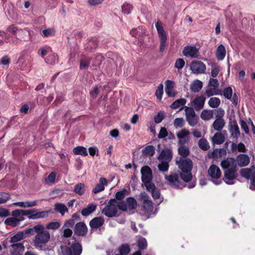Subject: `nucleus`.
<instances>
[{"mask_svg":"<svg viewBox=\"0 0 255 255\" xmlns=\"http://www.w3.org/2000/svg\"><path fill=\"white\" fill-rule=\"evenodd\" d=\"M221 103L219 98L217 97L211 98L208 102L209 106L213 108H217L219 107Z\"/></svg>","mask_w":255,"mask_h":255,"instance_id":"nucleus-43","label":"nucleus"},{"mask_svg":"<svg viewBox=\"0 0 255 255\" xmlns=\"http://www.w3.org/2000/svg\"><path fill=\"white\" fill-rule=\"evenodd\" d=\"M185 124V121L183 118H176L174 120L173 125L174 127L177 128H182Z\"/></svg>","mask_w":255,"mask_h":255,"instance_id":"nucleus-48","label":"nucleus"},{"mask_svg":"<svg viewBox=\"0 0 255 255\" xmlns=\"http://www.w3.org/2000/svg\"><path fill=\"white\" fill-rule=\"evenodd\" d=\"M91 58L86 56L85 55H82V58L80 61V68L87 69L90 64Z\"/></svg>","mask_w":255,"mask_h":255,"instance_id":"nucleus-28","label":"nucleus"},{"mask_svg":"<svg viewBox=\"0 0 255 255\" xmlns=\"http://www.w3.org/2000/svg\"><path fill=\"white\" fill-rule=\"evenodd\" d=\"M237 165L240 167H245L248 165L250 162V158L247 154H240L235 159Z\"/></svg>","mask_w":255,"mask_h":255,"instance_id":"nucleus-19","label":"nucleus"},{"mask_svg":"<svg viewBox=\"0 0 255 255\" xmlns=\"http://www.w3.org/2000/svg\"><path fill=\"white\" fill-rule=\"evenodd\" d=\"M137 246L140 250H144L147 247V242L145 238H141L137 242Z\"/></svg>","mask_w":255,"mask_h":255,"instance_id":"nucleus-56","label":"nucleus"},{"mask_svg":"<svg viewBox=\"0 0 255 255\" xmlns=\"http://www.w3.org/2000/svg\"><path fill=\"white\" fill-rule=\"evenodd\" d=\"M70 247L61 245L58 251V255H80L82 247L77 241L76 237L73 236L68 240Z\"/></svg>","mask_w":255,"mask_h":255,"instance_id":"nucleus-2","label":"nucleus"},{"mask_svg":"<svg viewBox=\"0 0 255 255\" xmlns=\"http://www.w3.org/2000/svg\"><path fill=\"white\" fill-rule=\"evenodd\" d=\"M182 53L186 57L197 58L199 56V49L195 46H187L184 47Z\"/></svg>","mask_w":255,"mask_h":255,"instance_id":"nucleus-17","label":"nucleus"},{"mask_svg":"<svg viewBox=\"0 0 255 255\" xmlns=\"http://www.w3.org/2000/svg\"><path fill=\"white\" fill-rule=\"evenodd\" d=\"M73 152L75 155H80L83 156L88 155L86 147L82 146H77L73 149Z\"/></svg>","mask_w":255,"mask_h":255,"instance_id":"nucleus-30","label":"nucleus"},{"mask_svg":"<svg viewBox=\"0 0 255 255\" xmlns=\"http://www.w3.org/2000/svg\"><path fill=\"white\" fill-rule=\"evenodd\" d=\"M55 33V31L54 29L53 28H50L43 30L42 31V35L44 37H48L54 35Z\"/></svg>","mask_w":255,"mask_h":255,"instance_id":"nucleus-57","label":"nucleus"},{"mask_svg":"<svg viewBox=\"0 0 255 255\" xmlns=\"http://www.w3.org/2000/svg\"><path fill=\"white\" fill-rule=\"evenodd\" d=\"M37 201H33L32 202H18L13 203L14 205L18 206L20 207L26 208L36 206Z\"/></svg>","mask_w":255,"mask_h":255,"instance_id":"nucleus-37","label":"nucleus"},{"mask_svg":"<svg viewBox=\"0 0 255 255\" xmlns=\"http://www.w3.org/2000/svg\"><path fill=\"white\" fill-rule=\"evenodd\" d=\"M100 183L96 185L95 187L93 189V192L96 194L101 192L105 189V186L108 185V181L104 177H101L99 179Z\"/></svg>","mask_w":255,"mask_h":255,"instance_id":"nucleus-22","label":"nucleus"},{"mask_svg":"<svg viewBox=\"0 0 255 255\" xmlns=\"http://www.w3.org/2000/svg\"><path fill=\"white\" fill-rule=\"evenodd\" d=\"M88 227L83 222H79L75 225L74 232L77 236L85 237L88 233Z\"/></svg>","mask_w":255,"mask_h":255,"instance_id":"nucleus-13","label":"nucleus"},{"mask_svg":"<svg viewBox=\"0 0 255 255\" xmlns=\"http://www.w3.org/2000/svg\"><path fill=\"white\" fill-rule=\"evenodd\" d=\"M190 69L194 74L205 73L206 67L205 64L200 61H194L190 65Z\"/></svg>","mask_w":255,"mask_h":255,"instance_id":"nucleus-12","label":"nucleus"},{"mask_svg":"<svg viewBox=\"0 0 255 255\" xmlns=\"http://www.w3.org/2000/svg\"><path fill=\"white\" fill-rule=\"evenodd\" d=\"M226 49L223 44H220L217 48L216 51V56L218 60H223L226 55Z\"/></svg>","mask_w":255,"mask_h":255,"instance_id":"nucleus-24","label":"nucleus"},{"mask_svg":"<svg viewBox=\"0 0 255 255\" xmlns=\"http://www.w3.org/2000/svg\"><path fill=\"white\" fill-rule=\"evenodd\" d=\"M10 195L9 193L6 192H1L0 193V204H4L9 200Z\"/></svg>","mask_w":255,"mask_h":255,"instance_id":"nucleus-49","label":"nucleus"},{"mask_svg":"<svg viewBox=\"0 0 255 255\" xmlns=\"http://www.w3.org/2000/svg\"><path fill=\"white\" fill-rule=\"evenodd\" d=\"M229 131L233 138L237 139L240 136V131L236 120L229 123Z\"/></svg>","mask_w":255,"mask_h":255,"instance_id":"nucleus-16","label":"nucleus"},{"mask_svg":"<svg viewBox=\"0 0 255 255\" xmlns=\"http://www.w3.org/2000/svg\"><path fill=\"white\" fill-rule=\"evenodd\" d=\"M184 109L185 113L186 120L191 127L195 126L198 123L199 118L196 114L194 110L192 107L184 106L181 108L180 110Z\"/></svg>","mask_w":255,"mask_h":255,"instance_id":"nucleus-8","label":"nucleus"},{"mask_svg":"<svg viewBox=\"0 0 255 255\" xmlns=\"http://www.w3.org/2000/svg\"><path fill=\"white\" fill-rule=\"evenodd\" d=\"M56 178V173L54 172H51L46 179V182L48 184H53L55 182Z\"/></svg>","mask_w":255,"mask_h":255,"instance_id":"nucleus-59","label":"nucleus"},{"mask_svg":"<svg viewBox=\"0 0 255 255\" xmlns=\"http://www.w3.org/2000/svg\"><path fill=\"white\" fill-rule=\"evenodd\" d=\"M240 173L242 177L250 180V189L255 190V164L250 168L241 169Z\"/></svg>","mask_w":255,"mask_h":255,"instance_id":"nucleus-5","label":"nucleus"},{"mask_svg":"<svg viewBox=\"0 0 255 255\" xmlns=\"http://www.w3.org/2000/svg\"><path fill=\"white\" fill-rule=\"evenodd\" d=\"M223 95L227 99H231L233 95V90L231 87H228L223 91Z\"/></svg>","mask_w":255,"mask_h":255,"instance_id":"nucleus-52","label":"nucleus"},{"mask_svg":"<svg viewBox=\"0 0 255 255\" xmlns=\"http://www.w3.org/2000/svg\"><path fill=\"white\" fill-rule=\"evenodd\" d=\"M206 98L204 96L196 97L191 102L192 108L196 111L201 110L204 105Z\"/></svg>","mask_w":255,"mask_h":255,"instance_id":"nucleus-18","label":"nucleus"},{"mask_svg":"<svg viewBox=\"0 0 255 255\" xmlns=\"http://www.w3.org/2000/svg\"><path fill=\"white\" fill-rule=\"evenodd\" d=\"M122 12L124 14H128L130 13L133 8V6L128 2H125L122 6Z\"/></svg>","mask_w":255,"mask_h":255,"instance_id":"nucleus-46","label":"nucleus"},{"mask_svg":"<svg viewBox=\"0 0 255 255\" xmlns=\"http://www.w3.org/2000/svg\"><path fill=\"white\" fill-rule=\"evenodd\" d=\"M198 145L200 148L204 151L208 150L210 148L209 142L204 138H202L199 140Z\"/></svg>","mask_w":255,"mask_h":255,"instance_id":"nucleus-39","label":"nucleus"},{"mask_svg":"<svg viewBox=\"0 0 255 255\" xmlns=\"http://www.w3.org/2000/svg\"><path fill=\"white\" fill-rule=\"evenodd\" d=\"M143 155L152 156L155 153V148L153 145H147L142 150Z\"/></svg>","mask_w":255,"mask_h":255,"instance_id":"nucleus-34","label":"nucleus"},{"mask_svg":"<svg viewBox=\"0 0 255 255\" xmlns=\"http://www.w3.org/2000/svg\"><path fill=\"white\" fill-rule=\"evenodd\" d=\"M145 187L146 190L151 193L152 196L154 199H158L159 198L160 196V191L155 187V185L154 187L151 186V188H149L147 186Z\"/></svg>","mask_w":255,"mask_h":255,"instance_id":"nucleus-36","label":"nucleus"},{"mask_svg":"<svg viewBox=\"0 0 255 255\" xmlns=\"http://www.w3.org/2000/svg\"><path fill=\"white\" fill-rule=\"evenodd\" d=\"M97 207V205L95 204L92 203L88 204L86 208H83L81 210V213L82 215L84 217H87L96 210Z\"/></svg>","mask_w":255,"mask_h":255,"instance_id":"nucleus-23","label":"nucleus"},{"mask_svg":"<svg viewBox=\"0 0 255 255\" xmlns=\"http://www.w3.org/2000/svg\"><path fill=\"white\" fill-rule=\"evenodd\" d=\"M104 57L101 54H97L95 58L94 62L92 64L93 67L100 66L103 60Z\"/></svg>","mask_w":255,"mask_h":255,"instance_id":"nucleus-55","label":"nucleus"},{"mask_svg":"<svg viewBox=\"0 0 255 255\" xmlns=\"http://www.w3.org/2000/svg\"><path fill=\"white\" fill-rule=\"evenodd\" d=\"M176 164L181 170L179 174L181 178L185 182L190 181L192 179V161L189 158H180L179 160H176Z\"/></svg>","mask_w":255,"mask_h":255,"instance_id":"nucleus-1","label":"nucleus"},{"mask_svg":"<svg viewBox=\"0 0 255 255\" xmlns=\"http://www.w3.org/2000/svg\"><path fill=\"white\" fill-rule=\"evenodd\" d=\"M50 234L49 231L42 230L37 233V234L33 240V246L36 249L43 250L46 244L50 241Z\"/></svg>","mask_w":255,"mask_h":255,"instance_id":"nucleus-4","label":"nucleus"},{"mask_svg":"<svg viewBox=\"0 0 255 255\" xmlns=\"http://www.w3.org/2000/svg\"><path fill=\"white\" fill-rule=\"evenodd\" d=\"M104 219L102 217H97L92 219L89 222V226L92 229H97L104 224Z\"/></svg>","mask_w":255,"mask_h":255,"instance_id":"nucleus-20","label":"nucleus"},{"mask_svg":"<svg viewBox=\"0 0 255 255\" xmlns=\"http://www.w3.org/2000/svg\"><path fill=\"white\" fill-rule=\"evenodd\" d=\"M202 82L199 80H196L194 81L191 84L190 89L192 91L196 93L200 91L202 88Z\"/></svg>","mask_w":255,"mask_h":255,"instance_id":"nucleus-31","label":"nucleus"},{"mask_svg":"<svg viewBox=\"0 0 255 255\" xmlns=\"http://www.w3.org/2000/svg\"><path fill=\"white\" fill-rule=\"evenodd\" d=\"M44 229V226L41 224H38L34 226L32 228H28L24 230L23 232L24 234L28 235H33L34 233H37L40 230H42Z\"/></svg>","mask_w":255,"mask_h":255,"instance_id":"nucleus-27","label":"nucleus"},{"mask_svg":"<svg viewBox=\"0 0 255 255\" xmlns=\"http://www.w3.org/2000/svg\"><path fill=\"white\" fill-rule=\"evenodd\" d=\"M141 174V181L145 187L148 186L149 188L154 187V184L151 182L152 179V173L151 168L148 166H143L140 170Z\"/></svg>","mask_w":255,"mask_h":255,"instance_id":"nucleus-7","label":"nucleus"},{"mask_svg":"<svg viewBox=\"0 0 255 255\" xmlns=\"http://www.w3.org/2000/svg\"><path fill=\"white\" fill-rule=\"evenodd\" d=\"M24 238V232H19L16 233L15 235L11 237L10 240V243H16L18 241L22 240Z\"/></svg>","mask_w":255,"mask_h":255,"instance_id":"nucleus-40","label":"nucleus"},{"mask_svg":"<svg viewBox=\"0 0 255 255\" xmlns=\"http://www.w3.org/2000/svg\"><path fill=\"white\" fill-rule=\"evenodd\" d=\"M208 174L213 179H218L221 176V171L220 168L216 165H211L208 169Z\"/></svg>","mask_w":255,"mask_h":255,"instance_id":"nucleus-21","label":"nucleus"},{"mask_svg":"<svg viewBox=\"0 0 255 255\" xmlns=\"http://www.w3.org/2000/svg\"><path fill=\"white\" fill-rule=\"evenodd\" d=\"M225 136L223 133L220 132H216L212 138L213 144H221L225 141Z\"/></svg>","mask_w":255,"mask_h":255,"instance_id":"nucleus-25","label":"nucleus"},{"mask_svg":"<svg viewBox=\"0 0 255 255\" xmlns=\"http://www.w3.org/2000/svg\"><path fill=\"white\" fill-rule=\"evenodd\" d=\"M221 166L224 171L237 169V165L235 159L234 158H226L221 162Z\"/></svg>","mask_w":255,"mask_h":255,"instance_id":"nucleus-14","label":"nucleus"},{"mask_svg":"<svg viewBox=\"0 0 255 255\" xmlns=\"http://www.w3.org/2000/svg\"><path fill=\"white\" fill-rule=\"evenodd\" d=\"M61 226L60 222L59 221L57 222H52L46 225V228L47 229L51 230H56L60 228Z\"/></svg>","mask_w":255,"mask_h":255,"instance_id":"nucleus-50","label":"nucleus"},{"mask_svg":"<svg viewBox=\"0 0 255 255\" xmlns=\"http://www.w3.org/2000/svg\"><path fill=\"white\" fill-rule=\"evenodd\" d=\"M55 210L63 216L66 212L68 211L67 207L63 204L57 203L55 205Z\"/></svg>","mask_w":255,"mask_h":255,"instance_id":"nucleus-41","label":"nucleus"},{"mask_svg":"<svg viewBox=\"0 0 255 255\" xmlns=\"http://www.w3.org/2000/svg\"><path fill=\"white\" fill-rule=\"evenodd\" d=\"M74 192L78 194L79 195H82L84 194L85 191V185L82 183H79L77 184L75 186Z\"/></svg>","mask_w":255,"mask_h":255,"instance_id":"nucleus-38","label":"nucleus"},{"mask_svg":"<svg viewBox=\"0 0 255 255\" xmlns=\"http://www.w3.org/2000/svg\"><path fill=\"white\" fill-rule=\"evenodd\" d=\"M173 157V153L171 149L165 148L162 149L157 157L159 161L170 162Z\"/></svg>","mask_w":255,"mask_h":255,"instance_id":"nucleus-15","label":"nucleus"},{"mask_svg":"<svg viewBox=\"0 0 255 255\" xmlns=\"http://www.w3.org/2000/svg\"><path fill=\"white\" fill-rule=\"evenodd\" d=\"M185 65V61L182 58H179L176 60L175 63V67L180 70L183 68Z\"/></svg>","mask_w":255,"mask_h":255,"instance_id":"nucleus-62","label":"nucleus"},{"mask_svg":"<svg viewBox=\"0 0 255 255\" xmlns=\"http://www.w3.org/2000/svg\"><path fill=\"white\" fill-rule=\"evenodd\" d=\"M163 94V86L162 84H159L155 91V95L158 99L161 100Z\"/></svg>","mask_w":255,"mask_h":255,"instance_id":"nucleus-58","label":"nucleus"},{"mask_svg":"<svg viewBox=\"0 0 255 255\" xmlns=\"http://www.w3.org/2000/svg\"><path fill=\"white\" fill-rule=\"evenodd\" d=\"M168 131L165 127H161L157 135L158 138L164 139L168 135Z\"/></svg>","mask_w":255,"mask_h":255,"instance_id":"nucleus-60","label":"nucleus"},{"mask_svg":"<svg viewBox=\"0 0 255 255\" xmlns=\"http://www.w3.org/2000/svg\"><path fill=\"white\" fill-rule=\"evenodd\" d=\"M219 114L216 116V120L212 124V127L214 130L220 131L224 128L225 125V122L222 117L224 115V111L220 109Z\"/></svg>","mask_w":255,"mask_h":255,"instance_id":"nucleus-10","label":"nucleus"},{"mask_svg":"<svg viewBox=\"0 0 255 255\" xmlns=\"http://www.w3.org/2000/svg\"><path fill=\"white\" fill-rule=\"evenodd\" d=\"M57 60L58 58L57 55L52 54L47 56L45 58V61L49 64L53 65L57 61Z\"/></svg>","mask_w":255,"mask_h":255,"instance_id":"nucleus-53","label":"nucleus"},{"mask_svg":"<svg viewBox=\"0 0 255 255\" xmlns=\"http://www.w3.org/2000/svg\"><path fill=\"white\" fill-rule=\"evenodd\" d=\"M160 163L158 165V170L162 172H166L168 170L169 162L159 161Z\"/></svg>","mask_w":255,"mask_h":255,"instance_id":"nucleus-45","label":"nucleus"},{"mask_svg":"<svg viewBox=\"0 0 255 255\" xmlns=\"http://www.w3.org/2000/svg\"><path fill=\"white\" fill-rule=\"evenodd\" d=\"M201 118L204 121L209 120L213 118L212 110H204L201 113Z\"/></svg>","mask_w":255,"mask_h":255,"instance_id":"nucleus-35","label":"nucleus"},{"mask_svg":"<svg viewBox=\"0 0 255 255\" xmlns=\"http://www.w3.org/2000/svg\"><path fill=\"white\" fill-rule=\"evenodd\" d=\"M189 130L185 128L182 129L176 134L178 138V144L179 145L178 148V152L181 156L180 158H187L190 153L189 147L184 145V144L188 143L189 141Z\"/></svg>","mask_w":255,"mask_h":255,"instance_id":"nucleus-3","label":"nucleus"},{"mask_svg":"<svg viewBox=\"0 0 255 255\" xmlns=\"http://www.w3.org/2000/svg\"><path fill=\"white\" fill-rule=\"evenodd\" d=\"M11 250L23 253L24 251V246L22 243H16L12 244L10 246Z\"/></svg>","mask_w":255,"mask_h":255,"instance_id":"nucleus-42","label":"nucleus"},{"mask_svg":"<svg viewBox=\"0 0 255 255\" xmlns=\"http://www.w3.org/2000/svg\"><path fill=\"white\" fill-rule=\"evenodd\" d=\"M155 27L159 37L166 35L165 32L160 22H156L155 24Z\"/></svg>","mask_w":255,"mask_h":255,"instance_id":"nucleus-51","label":"nucleus"},{"mask_svg":"<svg viewBox=\"0 0 255 255\" xmlns=\"http://www.w3.org/2000/svg\"><path fill=\"white\" fill-rule=\"evenodd\" d=\"M0 36L2 38L3 42L8 43L10 41V36L4 31H0Z\"/></svg>","mask_w":255,"mask_h":255,"instance_id":"nucleus-63","label":"nucleus"},{"mask_svg":"<svg viewBox=\"0 0 255 255\" xmlns=\"http://www.w3.org/2000/svg\"><path fill=\"white\" fill-rule=\"evenodd\" d=\"M102 213L109 218L115 217L118 213V202L116 199H110Z\"/></svg>","mask_w":255,"mask_h":255,"instance_id":"nucleus-6","label":"nucleus"},{"mask_svg":"<svg viewBox=\"0 0 255 255\" xmlns=\"http://www.w3.org/2000/svg\"><path fill=\"white\" fill-rule=\"evenodd\" d=\"M186 99L184 98L176 100L170 106V108L172 109H177L181 106H182V108H183L185 106L184 105L186 104Z\"/></svg>","mask_w":255,"mask_h":255,"instance_id":"nucleus-33","label":"nucleus"},{"mask_svg":"<svg viewBox=\"0 0 255 255\" xmlns=\"http://www.w3.org/2000/svg\"><path fill=\"white\" fill-rule=\"evenodd\" d=\"M50 212V210H48L37 212L34 214L33 213V214L30 216H28V218L29 219L32 220H35L40 218H45L48 217V214Z\"/></svg>","mask_w":255,"mask_h":255,"instance_id":"nucleus-26","label":"nucleus"},{"mask_svg":"<svg viewBox=\"0 0 255 255\" xmlns=\"http://www.w3.org/2000/svg\"><path fill=\"white\" fill-rule=\"evenodd\" d=\"M16 221V218H14L13 217L8 218L4 221V224L12 227H15L18 225Z\"/></svg>","mask_w":255,"mask_h":255,"instance_id":"nucleus-47","label":"nucleus"},{"mask_svg":"<svg viewBox=\"0 0 255 255\" xmlns=\"http://www.w3.org/2000/svg\"><path fill=\"white\" fill-rule=\"evenodd\" d=\"M164 119V114L160 112L154 117V122L156 124H159L162 122Z\"/></svg>","mask_w":255,"mask_h":255,"instance_id":"nucleus-64","label":"nucleus"},{"mask_svg":"<svg viewBox=\"0 0 255 255\" xmlns=\"http://www.w3.org/2000/svg\"><path fill=\"white\" fill-rule=\"evenodd\" d=\"M165 179L168 184L175 188L182 189L185 187L184 184L181 182L178 174L172 173L170 175L165 176Z\"/></svg>","mask_w":255,"mask_h":255,"instance_id":"nucleus-9","label":"nucleus"},{"mask_svg":"<svg viewBox=\"0 0 255 255\" xmlns=\"http://www.w3.org/2000/svg\"><path fill=\"white\" fill-rule=\"evenodd\" d=\"M142 207L145 213L151 214L153 211V203L149 200L142 202Z\"/></svg>","mask_w":255,"mask_h":255,"instance_id":"nucleus-29","label":"nucleus"},{"mask_svg":"<svg viewBox=\"0 0 255 255\" xmlns=\"http://www.w3.org/2000/svg\"><path fill=\"white\" fill-rule=\"evenodd\" d=\"M130 248L128 244H123L118 248L119 255H128L130 252Z\"/></svg>","mask_w":255,"mask_h":255,"instance_id":"nucleus-32","label":"nucleus"},{"mask_svg":"<svg viewBox=\"0 0 255 255\" xmlns=\"http://www.w3.org/2000/svg\"><path fill=\"white\" fill-rule=\"evenodd\" d=\"M160 40V51H163L165 49L166 45L167 36H162L159 37Z\"/></svg>","mask_w":255,"mask_h":255,"instance_id":"nucleus-61","label":"nucleus"},{"mask_svg":"<svg viewBox=\"0 0 255 255\" xmlns=\"http://www.w3.org/2000/svg\"><path fill=\"white\" fill-rule=\"evenodd\" d=\"M238 176L237 169L224 171L223 181L229 185H232L235 183Z\"/></svg>","mask_w":255,"mask_h":255,"instance_id":"nucleus-11","label":"nucleus"},{"mask_svg":"<svg viewBox=\"0 0 255 255\" xmlns=\"http://www.w3.org/2000/svg\"><path fill=\"white\" fill-rule=\"evenodd\" d=\"M127 205L129 210H133L136 208L137 203L133 198L128 197L127 199Z\"/></svg>","mask_w":255,"mask_h":255,"instance_id":"nucleus-44","label":"nucleus"},{"mask_svg":"<svg viewBox=\"0 0 255 255\" xmlns=\"http://www.w3.org/2000/svg\"><path fill=\"white\" fill-rule=\"evenodd\" d=\"M127 193V190L126 189H123L122 190L119 191L116 193L115 195V199L118 200H121L123 199L126 195Z\"/></svg>","mask_w":255,"mask_h":255,"instance_id":"nucleus-54","label":"nucleus"}]
</instances>
